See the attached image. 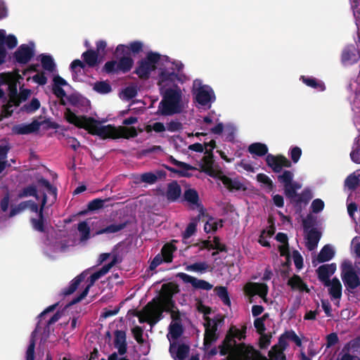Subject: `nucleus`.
<instances>
[{"mask_svg": "<svg viewBox=\"0 0 360 360\" xmlns=\"http://www.w3.org/2000/svg\"><path fill=\"white\" fill-rule=\"evenodd\" d=\"M34 54V44L30 42L20 45L14 52L13 59L14 62L25 65L28 63Z\"/></svg>", "mask_w": 360, "mask_h": 360, "instance_id": "9b49d317", "label": "nucleus"}, {"mask_svg": "<svg viewBox=\"0 0 360 360\" xmlns=\"http://www.w3.org/2000/svg\"><path fill=\"white\" fill-rule=\"evenodd\" d=\"M6 84L8 85V105L9 107L13 106L15 101L18 95V88H17V80L15 78V75H13V79L10 82H8Z\"/></svg>", "mask_w": 360, "mask_h": 360, "instance_id": "7c9ffc66", "label": "nucleus"}, {"mask_svg": "<svg viewBox=\"0 0 360 360\" xmlns=\"http://www.w3.org/2000/svg\"><path fill=\"white\" fill-rule=\"evenodd\" d=\"M181 68L184 65L179 60H171L168 56L158 52L148 51L139 61V68H155V66H169Z\"/></svg>", "mask_w": 360, "mask_h": 360, "instance_id": "39448f33", "label": "nucleus"}, {"mask_svg": "<svg viewBox=\"0 0 360 360\" xmlns=\"http://www.w3.org/2000/svg\"><path fill=\"white\" fill-rule=\"evenodd\" d=\"M44 123L46 124L49 128H58V124L53 122H51L49 120H44V122H39L34 120L30 124H18L14 125L12 127V132L14 134L18 135L32 134L38 131L41 125L43 124Z\"/></svg>", "mask_w": 360, "mask_h": 360, "instance_id": "1a4fd4ad", "label": "nucleus"}, {"mask_svg": "<svg viewBox=\"0 0 360 360\" xmlns=\"http://www.w3.org/2000/svg\"><path fill=\"white\" fill-rule=\"evenodd\" d=\"M143 312L146 319L139 316V322H147L151 326L155 325L163 318L162 305L158 299H153L149 302L143 308Z\"/></svg>", "mask_w": 360, "mask_h": 360, "instance_id": "6e6552de", "label": "nucleus"}, {"mask_svg": "<svg viewBox=\"0 0 360 360\" xmlns=\"http://www.w3.org/2000/svg\"><path fill=\"white\" fill-rule=\"evenodd\" d=\"M302 81L307 86H310L313 89H317L319 91H323L326 89V86L323 82L321 81H318L314 77H307L305 76H301Z\"/></svg>", "mask_w": 360, "mask_h": 360, "instance_id": "4c0bfd02", "label": "nucleus"}, {"mask_svg": "<svg viewBox=\"0 0 360 360\" xmlns=\"http://www.w3.org/2000/svg\"><path fill=\"white\" fill-rule=\"evenodd\" d=\"M67 99L71 105L77 108L86 106L89 103L88 99L77 94H70L67 97Z\"/></svg>", "mask_w": 360, "mask_h": 360, "instance_id": "58836bf2", "label": "nucleus"}, {"mask_svg": "<svg viewBox=\"0 0 360 360\" xmlns=\"http://www.w3.org/2000/svg\"><path fill=\"white\" fill-rule=\"evenodd\" d=\"M117 261V257L115 256L110 263L105 264L99 270L92 274L94 275V278L95 277L96 279L98 280L100 278L105 275L110 270V269L116 264Z\"/></svg>", "mask_w": 360, "mask_h": 360, "instance_id": "a18cd8bd", "label": "nucleus"}, {"mask_svg": "<svg viewBox=\"0 0 360 360\" xmlns=\"http://www.w3.org/2000/svg\"><path fill=\"white\" fill-rule=\"evenodd\" d=\"M208 268V265L205 262H195L186 266L187 271H205Z\"/></svg>", "mask_w": 360, "mask_h": 360, "instance_id": "052dcab7", "label": "nucleus"}, {"mask_svg": "<svg viewBox=\"0 0 360 360\" xmlns=\"http://www.w3.org/2000/svg\"><path fill=\"white\" fill-rule=\"evenodd\" d=\"M131 333L134 339L139 344H143L144 342V340L143 338V330L140 326H135L131 329Z\"/></svg>", "mask_w": 360, "mask_h": 360, "instance_id": "0e129e2a", "label": "nucleus"}, {"mask_svg": "<svg viewBox=\"0 0 360 360\" xmlns=\"http://www.w3.org/2000/svg\"><path fill=\"white\" fill-rule=\"evenodd\" d=\"M65 120L78 128L84 129L90 134L96 135L94 132L98 131L100 122L94 117L85 115L77 116L70 108H67L64 112Z\"/></svg>", "mask_w": 360, "mask_h": 360, "instance_id": "423d86ee", "label": "nucleus"}, {"mask_svg": "<svg viewBox=\"0 0 360 360\" xmlns=\"http://www.w3.org/2000/svg\"><path fill=\"white\" fill-rule=\"evenodd\" d=\"M47 203V195L46 193H42V199L40 205V212L37 218H31L30 224L32 229L39 233L46 232L47 221L44 215V210Z\"/></svg>", "mask_w": 360, "mask_h": 360, "instance_id": "4468645a", "label": "nucleus"}, {"mask_svg": "<svg viewBox=\"0 0 360 360\" xmlns=\"http://www.w3.org/2000/svg\"><path fill=\"white\" fill-rule=\"evenodd\" d=\"M205 155L202 158V164L201 165V171L205 172L210 176H215L214 170L213 169L214 155L210 151H205Z\"/></svg>", "mask_w": 360, "mask_h": 360, "instance_id": "bb28decb", "label": "nucleus"}, {"mask_svg": "<svg viewBox=\"0 0 360 360\" xmlns=\"http://www.w3.org/2000/svg\"><path fill=\"white\" fill-rule=\"evenodd\" d=\"M40 102L37 98H33L28 103L23 105L20 108V111L25 112L28 114L33 113L40 108Z\"/></svg>", "mask_w": 360, "mask_h": 360, "instance_id": "37998d69", "label": "nucleus"}, {"mask_svg": "<svg viewBox=\"0 0 360 360\" xmlns=\"http://www.w3.org/2000/svg\"><path fill=\"white\" fill-rule=\"evenodd\" d=\"M161 70L158 82L159 86H166L173 84L176 88V82L184 83L187 79V77L181 72L182 69H176V72L172 71V72H168L167 69ZM172 70H174L175 69Z\"/></svg>", "mask_w": 360, "mask_h": 360, "instance_id": "9d476101", "label": "nucleus"}, {"mask_svg": "<svg viewBox=\"0 0 360 360\" xmlns=\"http://www.w3.org/2000/svg\"><path fill=\"white\" fill-rule=\"evenodd\" d=\"M212 249L218 250L219 252H227L228 248L226 245L220 242V238L219 236H214L213 238Z\"/></svg>", "mask_w": 360, "mask_h": 360, "instance_id": "338daca9", "label": "nucleus"}, {"mask_svg": "<svg viewBox=\"0 0 360 360\" xmlns=\"http://www.w3.org/2000/svg\"><path fill=\"white\" fill-rule=\"evenodd\" d=\"M269 356L271 360H286L284 351L278 349L276 346H273L269 352Z\"/></svg>", "mask_w": 360, "mask_h": 360, "instance_id": "5fc2aeb1", "label": "nucleus"}, {"mask_svg": "<svg viewBox=\"0 0 360 360\" xmlns=\"http://www.w3.org/2000/svg\"><path fill=\"white\" fill-rule=\"evenodd\" d=\"M105 201L101 198L94 199L88 203L87 208L89 211L98 210L103 207Z\"/></svg>", "mask_w": 360, "mask_h": 360, "instance_id": "13d9d810", "label": "nucleus"}, {"mask_svg": "<svg viewBox=\"0 0 360 360\" xmlns=\"http://www.w3.org/2000/svg\"><path fill=\"white\" fill-rule=\"evenodd\" d=\"M335 270L336 264L335 263L321 265L316 269L319 280L322 282L325 286H328L331 281L330 280V276L335 273Z\"/></svg>", "mask_w": 360, "mask_h": 360, "instance_id": "412c9836", "label": "nucleus"}, {"mask_svg": "<svg viewBox=\"0 0 360 360\" xmlns=\"http://www.w3.org/2000/svg\"><path fill=\"white\" fill-rule=\"evenodd\" d=\"M184 332V329L181 323L174 322L171 323L169 326V334L167 337L170 336L172 340H177Z\"/></svg>", "mask_w": 360, "mask_h": 360, "instance_id": "ea45409f", "label": "nucleus"}, {"mask_svg": "<svg viewBox=\"0 0 360 360\" xmlns=\"http://www.w3.org/2000/svg\"><path fill=\"white\" fill-rule=\"evenodd\" d=\"M293 173L289 170H285L277 176L278 181L283 185L284 193L289 199L297 198V191L292 186V181L293 180Z\"/></svg>", "mask_w": 360, "mask_h": 360, "instance_id": "dca6fc26", "label": "nucleus"}, {"mask_svg": "<svg viewBox=\"0 0 360 360\" xmlns=\"http://www.w3.org/2000/svg\"><path fill=\"white\" fill-rule=\"evenodd\" d=\"M342 279L345 285L349 289H356L360 285V279L352 266L342 271Z\"/></svg>", "mask_w": 360, "mask_h": 360, "instance_id": "6ab92c4d", "label": "nucleus"}, {"mask_svg": "<svg viewBox=\"0 0 360 360\" xmlns=\"http://www.w3.org/2000/svg\"><path fill=\"white\" fill-rule=\"evenodd\" d=\"M195 101L202 106H210V103L215 101V95L212 89L203 85L198 88L195 93Z\"/></svg>", "mask_w": 360, "mask_h": 360, "instance_id": "2eb2a0df", "label": "nucleus"}, {"mask_svg": "<svg viewBox=\"0 0 360 360\" xmlns=\"http://www.w3.org/2000/svg\"><path fill=\"white\" fill-rule=\"evenodd\" d=\"M236 338L238 340L245 338V328L243 330L235 326L229 328L224 339L219 345L220 356H227V360H240L244 354L245 344L237 343Z\"/></svg>", "mask_w": 360, "mask_h": 360, "instance_id": "f257e3e1", "label": "nucleus"}, {"mask_svg": "<svg viewBox=\"0 0 360 360\" xmlns=\"http://www.w3.org/2000/svg\"><path fill=\"white\" fill-rule=\"evenodd\" d=\"M181 100L182 91L178 86L165 89L155 115L168 116L181 112Z\"/></svg>", "mask_w": 360, "mask_h": 360, "instance_id": "7ed1b4c3", "label": "nucleus"}, {"mask_svg": "<svg viewBox=\"0 0 360 360\" xmlns=\"http://www.w3.org/2000/svg\"><path fill=\"white\" fill-rule=\"evenodd\" d=\"M82 57L84 63L90 67H94L98 65V54L92 49H89L84 52Z\"/></svg>", "mask_w": 360, "mask_h": 360, "instance_id": "72a5a7b5", "label": "nucleus"}, {"mask_svg": "<svg viewBox=\"0 0 360 360\" xmlns=\"http://www.w3.org/2000/svg\"><path fill=\"white\" fill-rule=\"evenodd\" d=\"M77 229L81 234L82 240H86L90 238V228L86 221H83L79 222Z\"/></svg>", "mask_w": 360, "mask_h": 360, "instance_id": "603ef678", "label": "nucleus"}, {"mask_svg": "<svg viewBox=\"0 0 360 360\" xmlns=\"http://www.w3.org/2000/svg\"><path fill=\"white\" fill-rule=\"evenodd\" d=\"M176 250V246L172 243H166L163 245L161 249L160 255L162 257L165 262L169 263L172 262L173 253Z\"/></svg>", "mask_w": 360, "mask_h": 360, "instance_id": "c9c22d12", "label": "nucleus"}, {"mask_svg": "<svg viewBox=\"0 0 360 360\" xmlns=\"http://www.w3.org/2000/svg\"><path fill=\"white\" fill-rule=\"evenodd\" d=\"M96 136L101 137L102 139H129L137 136L138 133L134 127H120L116 128L115 127L108 124L106 126H102L100 124L98 131L94 132Z\"/></svg>", "mask_w": 360, "mask_h": 360, "instance_id": "20e7f679", "label": "nucleus"}, {"mask_svg": "<svg viewBox=\"0 0 360 360\" xmlns=\"http://www.w3.org/2000/svg\"><path fill=\"white\" fill-rule=\"evenodd\" d=\"M140 180L141 182L151 185L157 181V177L153 172H145L141 174Z\"/></svg>", "mask_w": 360, "mask_h": 360, "instance_id": "680f3d73", "label": "nucleus"}, {"mask_svg": "<svg viewBox=\"0 0 360 360\" xmlns=\"http://www.w3.org/2000/svg\"><path fill=\"white\" fill-rule=\"evenodd\" d=\"M173 284L172 283L163 284L162 289L165 291V295L162 296L161 300H159L162 305L163 312L170 313L176 308L175 302L172 299Z\"/></svg>", "mask_w": 360, "mask_h": 360, "instance_id": "f3484780", "label": "nucleus"}, {"mask_svg": "<svg viewBox=\"0 0 360 360\" xmlns=\"http://www.w3.org/2000/svg\"><path fill=\"white\" fill-rule=\"evenodd\" d=\"M122 93L125 100H131L136 96L138 93L137 87L134 85L128 86L122 90Z\"/></svg>", "mask_w": 360, "mask_h": 360, "instance_id": "6e6d98bb", "label": "nucleus"}, {"mask_svg": "<svg viewBox=\"0 0 360 360\" xmlns=\"http://www.w3.org/2000/svg\"><path fill=\"white\" fill-rule=\"evenodd\" d=\"M360 57L359 53L354 45L346 46L342 52L341 60L345 65H352Z\"/></svg>", "mask_w": 360, "mask_h": 360, "instance_id": "4be33fe9", "label": "nucleus"}, {"mask_svg": "<svg viewBox=\"0 0 360 360\" xmlns=\"http://www.w3.org/2000/svg\"><path fill=\"white\" fill-rule=\"evenodd\" d=\"M127 226V223H120V224H110L108 226H107L105 228H103V229H101L99 230H98L96 232V235H101V234H104V233H117L120 231H122V229H124Z\"/></svg>", "mask_w": 360, "mask_h": 360, "instance_id": "e433bc0d", "label": "nucleus"}, {"mask_svg": "<svg viewBox=\"0 0 360 360\" xmlns=\"http://www.w3.org/2000/svg\"><path fill=\"white\" fill-rule=\"evenodd\" d=\"M37 186L30 184L26 187L22 188L18 193V198H24L30 196L35 198L36 200L39 199V195L37 191V186L44 187L47 192L53 195L55 198L57 196V188L53 186L51 183L43 176L37 179Z\"/></svg>", "mask_w": 360, "mask_h": 360, "instance_id": "0eeeda50", "label": "nucleus"}, {"mask_svg": "<svg viewBox=\"0 0 360 360\" xmlns=\"http://www.w3.org/2000/svg\"><path fill=\"white\" fill-rule=\"evenodd\" d=\"M335 256V251L332 246L329 244L325 245L317 255V261L319 263L328 262Z\"/></svg>", "mask_w": 360, "mask_h": 360, "instance_id": "c756f323", "label": "nucleus"}, {"mask_svg": "<svg viewBox=\"0 0 360 360\" xmlns=\"http://www.w3.org/2000/svg\"><path fill=\"white\" fill-rule=\"evenodd\" d=\"M35 331L32 332L31 335V338L30 340V343L27 347L26 353H25V360H35L34 356V349H35Z\"/></svg>", "mask_w": 360, "mask_h": 360, "instance_id": "09e8293b", "label": "nucleus"}, {"mask_svg": "<svg viewBox=\"0 0 360 360\" xmlns=\"http://www.w3.org/2000/svg\"><path fill=\"white\" fill-rule=\"evenodd\" d=\"M184 200L191 205H198V193L193 188H188L184 193Z\"/></svg>", "mask_w": 360, "mask_h": 360, "instance_id": "a19ab883", "label": "nucleus"}, {"mask_svg": "<svg viewBox=\"0 0 360 360\" xmlns=\"http://www.w3.org/2000/svg\"><path fill=\"white\" fill-rule=\"evenodd\" d=\"M306 233V246L309 250L312 251L318 245L321 238V232L318 231L316 228H311Z\"/></svg>", "mask_w": 360, "mask_h": 360, "instance_id": "a878e982", "label": "nucleus"}, {"mask_svg": "<svg viewBox=\"0 0 360 360\" xmlns=\"http://www.w3.org/2000/svg\"><path fill=\"white\" fill-rule=\"evenodd\" d=\"M218 229V222L214 221L212 217H210V219L205 223L204 226V231L208 233L212 231L215 232Z\"/></svg>", "mask_w": 360, "mask_h": 360, "instance_id": "69168bd1", "label": "nucleus"}, {"mask_svg": "<svg viewBox=\"0 0 360 360\" xmlns=\"http://www.w3.org/2000/svg\"><path fill=\"white\" fill-rule=\"evenodd\" d=\"M256 179L257 181L264 184L269 191L274 190L275 186L272 180L265 174L259 173L257 175Z\"/></svg>", "mask_w": 360, "mask_h": 360, "instance_id": "864d4df0", "label": "nucleus"}, {"mask_svg": "<svg viewBox=\"0 0 360 360\" xmlns=\"http://www.w3.org/2000/svg\"><path fill=\"white\" fill-rule=\"evenodd\" d=\"M114 346L117 349L120 356L124 355L127 352V342L126 332L122 330H116L114 333Z\"/></svg>", "mask_w": 360, "mask_h": 360, "instance_id": "b1692460", "label": "nucleus"}, {"mask_svg": "<svg viewBox=\"0 0 360 360\" xmlns=\"http://www.w3.org/2000/svg\"><path fill=\"white\" fill-rule=\"evenodd\" d=\"M206 323H204L205 330L203 346L205 349H208L211 347L212 345L218 340L219 335L217 333L218 328L217 322L208 317L206 318Z\"/></svg>", "mask_w": 360, "mask_h": 360, "instance_id": "f8f14e48", "label": "nucleus"}, {"mask_svg": "<svg viewBox=\"0 0 360 360\" xmlns=\"http://www.w3.org/2000/svg\"><path fill=\"white\" fill-rule=\"evenodd\" d=\"M94 89L101 94H106L112 91L111 85L107 81L96 82L94 84Z\"/></svg>", "mask_w": 360, "mask_h": 360, "instance_id": "8fccbe9b", "label": "nucleus"}, {"mask_svg": "<svg viewBox=\"0 0 360 360\" xmlns=\"http://www.w3.org/2000/svg\"><path fill=\"white\" fill-rule=\"evenodd\" d=\"M165 195L169 202L179 200L181 195V188L176 181H172L167 184Z\"/></svg>", "mask_w": 360, "mask_h": 360, "instance_id": "393cba45", "label": "nucleus"}, {"mask_svg": "<svg viewBox=\"0 0 360 360\" xmlns=\"http://www.w3.org/2000/svg\"><path fill=\"white\" fill-rule=\"evenodd\" d=\"M197 231V224L195 222H191L188 224L186 230L182 233L184 239H188L191 237Z\"/></svg>", "mask_w": 360, "mask_h": 360, "instance_id": "e2e57ef3", "label": "nucleus"}, {"mask_svg": "<svg viewBox=\"0 0 360 360\" xmlns=\"http://www.w3.org/2000/svg\"><path fill=\"white\" fill-rule=\"evenodd\" d=\"M245 291L250 296L259 295L266 302L269 287L264 283H248L245 286Z\"/></svg>", "mask_w": 360, "mask_h": 360, "instance_id": "a211bd4d", "label": "nucleus"}, {"mask_svg": "<svg viewBox=\"0 0 360 360\" xmlns=\"http://www.w3.org/2000/svg\"><path fill=\"white\" fill-rule=\"evenodd\" d=\"M328 293L332 300H340L342 297V284L340 280L335 277L328 284Z\"/></svg>", "mask_w": 360, "mask_h": 360, "instance_id": "cd10ccee", "label": "nucleus"}, {"mask_svg": "<svg viewBox=\"0 0 360 360\" xmlns=\"http://www.w3.org/2000/svg\"><path fill=\"white\" fill-rule=\"evenodd\" d=\"M177 277L181 279L186 283H191V285L195 289L210 290L213 288V285L209 282L205 280L198 279L183 272L179 273L177 274Z\"/></svg>", "mask_w": 360, "mask_h": 360, "instance_id": "aec40b11", "label": "nucleus"}, {"mask_svg": "<svg viewBox=\"0 0 360 360\" xmlns=\"http://www.w3.org/2000/svg\"><path fill=\"white\" fill-rule=\"evenodd\" d=\"M220 179L223 184L231 191L245 190L243 184L237 179H232L231 178L224 175L222 176Z\"/></svg>", "mask_w": 360, "mask_h": 360, "instance_id": "c85d7f7f", "label": "nucleus"}, {"mask_svg": "<svg viewBox=\"0 0 360 360\" xmlns=\"http://www.w3.org/2000/svg\"><path fill=\"white\" fill-rule=\"evenodd\" d=\"M30 94H31V91L30 89H20V91L17 96V98L15 101L13 106H16V107L19 106L22 102L25 101L28 98Z\"/></svg>", "mask_w": 360, "mask_h": 360, "instance_id": "bf43d9fd", "label": "nucleus"}, {"mask_svg": "<svg viewBox=\"0 0 360 360\" xmlns=\"http://www.w3.org/2000/svg\"><path fill=\"white\" fill-rule=\"evenodd\" d=\"M141 41H133L128 44H118L113 53L114 58L108 61L104 68H131L134 60L130 53L138 54L144 49Z\"/></svg>", "mask_w": 360, "mask_h": 360, "instance_id": "f03ea898", "label": "nucleus"}, {"mask_svg": "<svg viewBox=\"0 0 360 360\" xmlns=\"http://www.w3.org/2000/svg\"><path fill=\"white\" fill-rule=\"evenodd\" d=\"M265 161L268 167L275 173H279L283 167L289 168L292 166L291 162L283 155H274L267 154Z\"/></svg>", "mask_w": 360, "mask_h": 360, "instance_id": "ddd939ff", "label": "nucleus"}, {"mask_svg": "<svg viewBox=\"0 0 360 360\" xmlns=\"http://www.w3.org/2000/svg\"><path fill=\"white\" fill-rule=\"evenodd\" d=\"M169 161L173 164L174 165L176 166V167H180L181 169H185V170H196L197 169L193 167V166H191V165L189 164H187L186 162H181V161H179L177 160H176L173 156L170 155L169 158Z\"/></svg>", "mask_w": 360, "mask_h": 360, "instance_id": "4d7b16f0", "label": "nucleus"}, {"mask_svg": "<svg viewBox=\"0 0 360 360\" xmlns=\"http://www.w3.org/2000/svg\"><path fill=\"white\" fill-rule=\"evenodd\" d=\"M169 350L174 360H185L188 356L190 347L185 344L177 345L176 342H171Z\"/></svg>", "mask_w": 360, "mask_h": 360, "instance_id": "5701e85b", "label": "nucleus"}, {"mask_svg": "<svg viewBox=\"0 0 360 360\" xmlns=\"http://www.w3.org/2000/svg\"><path fill=\"white\" fill-rule=\"evenodd\" d=\"M214 292L220 298L223 303L226 305H231V300L229 295L228 290L224 286H217L214 288Z\"/></svg>", "mask_w": 360, "mask_h": 360, "instance_id": "c03bdc74", "label": "nucleus"}, {"mask_svg": "<svg viewBox=\"0 0 360 360\" xmlns=\"http://www.w3.org/2000/svg\"><path fill=\"white\" fill-rule=\"evenodd\" d=\"M248 152L251 154L262 157L267 154L268 147L266 144L262 143H253L248 147Z\"/></svg>", "mask_w": 360, "mask_h": 360, "instance_id": "f704fd0d", "label": "nucleus"}, {"mask_svg": "<svg viewBox=\"0 0 360 360\" xmlns=\"http://www.w3.org/2000/svg\"><path fill=\"white\" fill-rule=\"evenodd\" d=\"M84 276L83 274H81L79 276H76L71 281L70 285L62 290L61 295L63 296L72 295L73 292L76 291V290L78 288L79 285L84 281Z\"/></svg>", "mask_w": 360, "mask_h": 360, "instance_id": "2f4dec72", "label": "nucleus"}, {"mask_svg": "<svg viewBox=\"0 0 360 360\" xmlns=\"http://www.w3.org/2000/svg\"><path fill=\"white\" fill-rule=\"evenodd\" d=\"M289 155L292 161L297 163L302 155V150L298 146H294L290 150Z\"/></svg>", "mask_w": 360, "mask_h": 360, "instance_id": "774afa93", "label": "nucleus"}, {"mask_svg": "<svg viewBox=\"0 0 360 360\" xmlns=\"http://www.w3.org/2000/svg\"><path fill=\"white\" fill-rule=\"evenodd\" d=\"M8 35L5 30H0V65L3 64L6 60L7 53L3 46L4 42L6 41Z\"/></svg>", "mask_w": 360, "mask_h": 360, "instance_id": "79ce46f5", "label": "nucleus"}, {"mask_svg": "<svg viewBox=\"0 0 360 360\" xmlns=\"http://www.w3.org/2000/svg\"><path fill=\"white\" fill-rule=\"evenodd\" d=\"M97 281L96 278H94V275L91 274L90 277L88 279V285L86 286V288L83 290V291L76 297L73 298L69 303V306L74 305L79 302H81L84 298L86 297V295L89 293V289L91 286L94 285L95 282Z\"/></svg>", "mask_w": 360, "mask_h": 360, "instance_id": "473e14b6", "label": "nucleus"}, {"mask_svg": "<svg viewBox=\"0 0 360 360\" xmlns=\"http://www.w3.org/2000/svg\"><path fill=\"white\" fill-rule=\"evenodd\" d=\"M356 25L360 26V0H349Z\"/></svg>", "mask_w": 360, "mask_h": 360, "instance_id": "3c124183", "label": "nucleus"}, {"mask_svg": "<svg viewBox=\"0 0 360 360\" xmlns=\"http://www.w3.org/2000/svg\"><path fill=\"white\" fill-rule=\"evenodd\" d=\"M37 60L40 61L42 68H55L56 66L54 59L50 54H40L38 56Z\"/></svg>", "mask_w": 360, "mask_h": 360, "instance_id": "de8ad7c7", "label": "nucleus"}, {"mask_svg": "<svg viewBox=\"0 0 360 360\" xmlns=\"http://www.w3.org/2000/svg\"><path fill=\"white\" fill-rule=\"evenodd\" d=\"M359 175L356 176L355 173L349 174L345 181V186L349 191H354L359 184Z\"/></svg>", "mask_w": 360, "mask_h": 360, "instance_id": "49530a36", "label": "nucleus"}]
</instances>
